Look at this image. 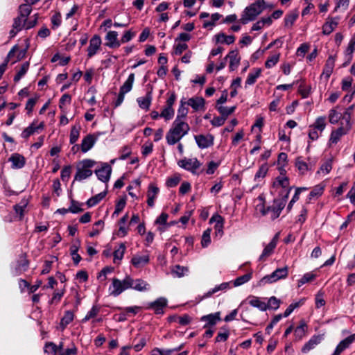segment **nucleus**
Listing matches in <instances>:
<instances>
[{"label":"nucleus","mask_w":355,"mask_h":355,"mask_svg":"<svg viewBox=\"0 0 355 355\" xmlns=\"http://www.w3.org/2000/svg\"><path fill=\"white\" fill-rule=\"evenodd\" d=\"M190 128L187 123L175 120L172 128L166 135L168 145H174L178 142L189 131Z\"/></svg>","instance_id":"1"},{"label":"nucleus","mask_w":355,"mask_h":355,"mask_svg":"<svg viewBox=\"0 0 355 355\" xmlns=\"http://www.w3.org/2000/svg\"><path fill=\"white\" fill-rule=\"evenodd\" d=\"M266 2L265 0H257L255 2L247 6L242 14L240 21L243 24H246L248 21H254L266 9Z\"/></svg>","instance_id":"2"},{"label":"nucleus","mask_w":355,"mask_h":355,"mask_svg":"<svg viewBox=\"0 0 355 355\" xmlns=\"http://www.w3.org/2000/svg\"><path fill=\"white\" fill-rule=\"evenodd\" d=\"M96 164V161L91 159H85L80 162L74 176V181H83L92 175V168Z\"/></svg>","instance_id":"3"},{"label":"nucleus","mask_w":355,"mask_h":355,"mask_svg":"<svg viewBox=\"0 0 355 355\" xmlns=\"http://www.w3.org/2000/svg\"><path fill=\"white\" fill-rule=\"evenodd\" d=\"M288 275V268L285 266L283 268H277L270 275H266L259 282V285H264L267 283H274L279 279H285Z\"/></svg>","instance_id":"4"},{"label":"nucleus","mask_w":355,"mask_h":355,"mask_svg":"<svg viewBox=\"0 0 355 355\" xmlns=\"http://www.w3.org/2000/svg\"><path fill=\"white\" fill-rule=\"evenodd\" d=\"M132 279L130 277L121 281L116 278L112 279V286L110 287L111 295L118 296L125 290L132 287Z\"/></svg>","instance_id":"5"},{"label":"nucleus","mask_w":355,"mask_h":355,"mask_svg":"<svg viewBox=\"0 0 355 355\" xmlns=\"http://www.w3.org/2000/svg\"><path fill=\"white\" fill-rule=\"evenodd\" d=\"M284 207L285 206L282 203H280L277 200L274 199L272 205L266 207L265 205H261L260 212L263 216H266L270 212V218L274 220L280 216V214Z\"/></svg>","instance_id":"6"},{"label":"nucleus","mask_w":355,"mask_h":355,"mask_svg":"<svg viewBox=\"0 0 355 355\" xmlns=\"http://www.w3.org/2000/svg\"><path fill=\"white\" fill-rule=\"evenodd\" d=\"M133 83V73H130L128 76L127 80L124 83V84L121 87L120 92L116 98L115 101H113V104L114 107L119 106L124 99L125 94L130 92L132 89V85Z\"/></svg>","instance_id":"7"},{"label":"nucleus","mask_w":355,"mask_h":355,"mask_svg":"<svg viewBox=\"0 0 355 355\" xmlns=\"http://www.w3.org/2000/svg\"><path fill=\"white\" fill-rule=\"evenodd\" d=\"M29 263L30 261L27 259L26 253H21L19 255L18 259L16 261L15 266L12 270L13 275L18 276L26 272L29 267Z\"/></svg>","instance_id":"8"},{"label":"nucleus","mask_w":355,"mask_h":355,"mask_svg":"<svg viewBox=\"0 0 355 355\" xmlns=\"http://www.w3.org/2000/svg\"><path fill=\"white\" fill-rule=\"evenodd\" d=\"M201 164L197 158L187 159L185 157L178 162V165L180 167L190 171L192 174H196V170L200 168Z\"/></svg>","instance_id":"9"},{"label":"nucleus","mask_w":355,"mask_h":355,"mask_svg":"<svg viewBox=\"0 0 355 355\" xmlns=\"http://www.w3.org/2000/svg\"><path fill=\"white\" fill-rule=\"evenodd\" d=\"M168 301L165 297H160L154 302L148 303L146 309L152 310L157 315L164 314V309L167 306Z\"/></svg>","instance_id":"10"},{"label":"nucleus","mask_w":355,"mask_h":355,"mask_svg":"<svg viewBox=\"0 0 355 355\" xmlns=\"http://www.w3.org/2000/svg\"><path fill=\"white\" fill-rule=\"evenodd\" d=\"M194 139L198 146L201 149L207 148L214 145V136L211 134L195 135Z\"/></svg>","instance_id":"11"},{"label":"nucleus","mask_w":355,"mask_h":355,"mask_svg":"<svg viewBox=\"0 0 355 355\" xmlns=\"http://www.w3.org/2000/svg\"><path fill=\"white\" fill-rule=\"evenodd\" d=\"M200 321L206 322L203 326V329L211 328L218 322L221 321L220 312L217 311L214 313L205 315L200 318Z\"/></svg>","instance_id":"12"},{"label":"nucleus","mask_w":355,"mask_h":355,"mask_svg":"<svg viewBox=\"0 0 355 355\" xmlns=\"http://www.w3.org/2000/svg\"><path fill=\"white\" fill-rule=\"evenodd\" d=\"M101 39L98 35H94L89 40V45L87 48L88 58H92L96 55L101 46Z\"/></svg>","instance_id":"13"},{"label":"nucleus","mask_w":355,"mask_h":355,"mask_svg":"<svg viewBox=\"0 0 355 355\" xmlns=\"http://www.w3.org/2000/svg\"><path fill=\"white\" fill-rule=\"evenodd\" d=\"M98 179L103 182H107L112 173V167L107 163H103L99 169L95 170Z\"/></svg>","instance_id":"14"},{"label":"nucleus","mask_w":355,"mask_h":355,"mask_svg":"<svg viewBox=\"0 0 355 355\" xmlns=\"http://www.w3.org/2000/svg\"><path fill=\"white\" fill-rule=\"evenodd\" d=\"M26 54V49H19L17 45H15L11 50L9 51L6 60L8 62L9 60H12V63H15L21 60H22Z\"/></svg>","instance_id":"15"},{"label":"nucleus","mask_w":355,"mask_h":355,"mask_svg":"<svg viewBox=\"0 0 355 355\" xmlns=\"http://www.w3.org/2000/svg\"><path fill=\"white\" fill-rule=\"evenodd\" d=\"M323 340V335H313L311 338L307 341L304 346L301 349V352L303 354H306L311 349H314L316 345L320 344Z\"/></svg>","instance_id":"16"},{"label":"nucleus","mask_w":355,"mask_h":355,"mask_svg":"<svg viewBox=\"0 0 355 355\" xmlns=\"http://www.w3.org/2000/svg\"><path fill=\"white\" fill-rule=\"evenodd\" d=\"M97 139L98 136L93 134H89L85 136L81 142V151L83 153H87L94 146Z\"/></svg>","instance_id":"17"},{"label":"nucleus","mask_w":355,"mask_h":355,"mask_svg":"<svg viewBox=\"0 0 355 355\" xmlns=\"http://www.w3.org/2000/svg\"><path fill=\"white\" fill-rule=\"evenodd\" d=\"M354 340L355 334L343 339L338 344L332 355H340L345 349L348 348Z\"/></svg>","instance_id":"18"},{"label":"nucleus","mask_w":355,"mask_h":355,"mask_svg":"<svg viewBox=\"0 0 355 355\" xmlns=\"http://www.w3.org/2000/svg\"><path fill=\"white\" fill-rule=\"evenodd\" d=\"M339 19V17H329L322 26V33L326 35L331 34L338 24Z\"/></svg>","instance_id":"19"},{"label":"nucleus","mask_w":355,"mask_h":355,"mask_svg":"<svg viewBox=\"0 0 355 355\" xmlns=\"http://www.w3.org/2000/svg\"><path fill=\"white\" fill-rule=\"evenodd\" d=\"M336 55H329L328 59L326 61V63L324 64V67L323 68L322 73L320 76L322 78V76H324L325 79L327 80L330 76L331 75L333 72V69L335 65V60H336Z\"/></svg>","instance_id":"20"},{"label":"nucleus","mask_w":355,"mask_h":355,"mask_svg":"<svg viewBox=\"0 0 355 355\" xmlns=\"http://www.w3.org/2000/svg\"><path fill=\"white\" fill-rule=\"evenodd\" d=\"M8 161L12 163V168L15 169L23 168L26 164L25 157L19 153L12 154Z\"/></svg>","instance_id":"21"},{"label":"nucleus","mask_w":355,"mask_h":355,"mask_svg":"<svg viewBox=\"0 0 355 355\" xmlns=\"http://www.w3.org/2000/svg\"><path fill=\"white\" fill-rule=\"evenodd\" d=\"M27 202H21L19 205H16L14 206V211L15 215L13 218H10L9 219H6V221L11 222L12 220H21L24 217V210L26 207Z\"/></svg>","instance_id":"22"},{"label":"nucleus","mask_w":355,"mask_h":355,"mask_svg":"<svg viewBox=\"0 0 355 355\" xmlns=\"http://www.w3.org/2000/svg\"><path fill=\"white\" fill-rule=\"evenodd\" d=\"M308 326L304 320H301L297 327L294 328V336L296 341L301 340L305 336Z\"/></svg>","instance_id":"23"},{"label":"nucleus","mask_w":355,"mask_h":355,"mask_svg":"<svg viewBox=\"0 0 355 355\" xmlns=\"http://www.w3.org/2000/svg\"><path fill=\"white\" fill-rule=\"evenodd\" d=\"M44 353L57 354L58 352L64 351V343L60 342L58 345L53 342H47L44 345Z\"/></svg>","instance_id":"24"},{"label":"nucleus","mask_w":355,"mask_h":355,"mask_svg":"<svg viewBox=\"0 0 355 355\" xmlns=\"http://www.w3.org/2000/svg\"><path fill=\"white\" fill-rule=\"evenodd\" d=\"M205 100L202 97H192L187 101V105L191 106L195 111L205 110Z\"/></svg>","instance_id":"25"},{"label":"nucleus","mask_w":355,"mask_h":355,"mask_svg":"<svg viewBox=\"0 0 355 355\" xmlns=\"http://www.w3.org/2000/svg\"><path fill=\"white\" fill-rule=\"evenodd\" d=\"M128 220V214H125L119 221V230L116 233L119 237H124L129 230V227L127 225Z\"/></svg>","instance_id":"26"},{"label":"nucleus","mask_w":355,"mask_h":355,"mask_svg":"<svg viewBox=\"0 0 355 355\" xmlns=\"http://www.w3.org/2000/svg\"><path fill=\"white\" fill-rule=\"evenodd\" d=\"M348 130H347L345 127H339L336 130H333L330 135L329 142L331 144H337L340 139V137L346 135Z\"/></svg>","instance_id":"27"},{"label":"nucleus","mask_w":355,"mask_h":355,"mask_svg":"<svg viewBox=\"0 0 355 355\" xmlns=\"http://www.w3.org/2000/svg\"><path fill=\"white\" fill-rule=\"evenodd\" d=\"M152 101V89L148 91L144 97L138 98L137 101L141 109L148 110Z\"/></svg>","instance_id":"28"},{"label":"nucleus","mask_w":355,"mask_h":355,"mask_svg":"<svg viewBox=\"0 0 355 355\" xmlns=\"http://www.w3.org/2000/svg\"><path fill=\"white\" fill-rule=\"evenodd\" d=\"M74 319V313L71 311H66L63 317L61 318L60 323V329L62 331L65 329L69 324Z\"/></svg>","instance_id":"29"},{"label":"nucleus","mask_w":355,"mask_h":355,"mask_svg":"<svg viewBox=\"0 0 355 355\" xmlns=\"http://www.w3.org/2000/svg\"><path fill=\"white\" fill-rule=\"evenodd\" d=\"M354 105H350L345 110L344 113L341 114L342 119L346 123L345 128L347 130H350L352 128L351 118L354 112Z\"/></svg>","instance_id":"30"},{"label":"nucleus","mask_w":355,"mask_h":355,"mask_svg":"<svg viewBox=\"0 0 355 355\" xmlns=\"http://www.w3.org/2000/svg\"><path fill=\"white\" fill-rule=\"evenodd\" d=\"M216 38V43H220V44H233L235 41V36L234 35H228L227 36L224 33H219L217 35H215Z\"/></svg>","instance_id":"31"},{"label":"nucleus","mask_w":355,"mask_h":355,"mask_svg":"<svg viewBox=\"0 0 355 355\" xmlns=\"http://www.w3.org/2000/svg\"><path fill=\"white\" fill-rule=\"evenodd\" d=\"M117 36L118 34L116 31H109L105 37L106 45L112 48L119 46L120 44L117 40Z\"/></svg>","instance_id":"32"},{"label":"nucleus","mask_w":355,"mask_h":355,"mask_svg":"<svg viewBox=\"0 0 355 355\" xmlns=\"http://www.w3.org/2000/svg\"><path fill=\"white\" fill-rule=\"evenodd\" d=\"M324 190V186L318 184L315 186L311 191L309 193L306 198V204H309L313 198H318L322 195Z\"/></svg>","instance_id":"33"},{"label":"nucleus","mask_w":355,"mask_h":355,"mask_svg":"<svg viewBox=\"0 0 355 355\" xmlns=\"http://www.w3.org/2000/svg\"><path fill=\"white\" fill-rule=\"evenodd\" d=\"M249 304L259 309L261 311H265L268 309L266 304L260 300L259 297L256 296H249Z\"/></svg>","instance_id":"34"},{"label":"nucleus","mask_w":355,"mask_h":355,"mask_svg":"<svg viewBox=\"0 0 355 355\" xmlns=\"http://www.w3.org/2000/svg\"><path fill=\"white\" fill-rule=\"evenodd\" d=\"M253 70L255 71L254 73H249L248 76L247 77V79L245 80V87L248 85H254L257 79L261 76L262 69L261 68H254Z\"/></svg>","instance_id":"35"},{"label":"nucleus","mask_w":355,"mask_h":355,"mask_svg":"<svg viewBox=\"0 0 355 355\" xmlns=\"http://www.w3.org/2000/svg\"><path fill=\"white\" fill-rule=\"evenodd\" d=\"M289 178L287 176H278L276 178L275 181L272 183V187H281L282 189H288V188L291 187L289 186Z\"/></svg>","instance_id":"36"},{"label":"nucleus","mask_w":355,"mask_h":355,"mask_svg":"<svg viewBox=\"0 0 355 355\" xmlns=\"http://www.w3.org/2000/svg\"><path fill=\"white\" fill-rule=\"evenodd\" d=\"M277 245L272 243H269L265 248H263L261 254L260 255L259 260L260 261H264L269 256H270L275 249Z\"/></svg>","instance_id":"37"},{"label":"nucleus","mask_w":355,"mask_h":355,"mask_svg":"<svg viewBox=\"0 0 355 355\" xmlns=\"http://www.w3.org/2000/svg\"><path fill=\"white\" fill-rule=\"evenodd\" d=\"M216 109L226 121L227 117L235 112L236 106L227 107L222 105H216Z\"/></svg>","instance_id":"38"},{"label":"nucleus","mask_w":355,"mask_h":355,"mask_svg":"<svg viewBox=\"0 0 355 355\" xmlns=\"http://www.w3.org/2000/svg\"><path fill=\"white\" fill-rule=\"evenodd\" d=\"M107 191H104L103 192L99 193L97 195H95L94 196L91 197L86 202L87 205L89 207H92L96 205L105 197Z\"/></svg>","instance_id":"39"},{"label":"nucleus","mask_w":355,"mask_h":355,"mask_svg":"<svg viewBox=\"0 0 355 355\" xmlns=\"http://www.w3.org/2000/svg\"><path fill=\"white\" fill-rule=\"evenodd\" d=\"M299 14L297 10H294L286 15L284 17V26L286 27L292 26L298 18Z\"/></svg>","instance_id":"40"},{"label":"nucleus","mask_w":355,"mask_h":355,"mask_svg":"<svg viewBox=\"0 0 355 355\" xmlns=\"http://www.w3.org/2000/svg\"><path fill=\"white\" fill-rule=\"evenodd\" d=\"M252 277V271L248 272L243 275L238 277L234 281V286L235 287L243 285V284L249 282Z\"/></svg>","instance_id":"41"},{"label":"nucleus","mask_w":355,"mask_h":355,"mask_svg":"<svg viewBox=\"0 0 355 355\" xmlns=\"http://www.w3.org/2000/svg\"><path fill=\"white\" fill-rule=\"evenodd\" d=\"M150 288V284L146 282L141 279H135V290L140 292H144L148 291Z\"/></svg>","instance_id":"42"},{"label":"nucleus","mask_w":355,"mask_h":355,"mask_svg":"<svg viewBox=\"0 0 355 355\" xmlns=\"http://www.w3.org/2000/svg\"><path fill=\"white\" fill-rule=\"evenodd\" d=\"M230 287V282H223L218 286H215L213 289L209 291L205 294L203 298L209 297L215 293L219 291L226 290Z\"/></svg>","instance_id":"43"},{"label":"nucleus","mask_w":355,"mask_h":355,"mask_svg":"<svg viewBox=\"0 0 355 355\" xmlns=\"http://www.w3.org/2000/svg\"><path fill=\"white\" fill-rule=\"evenodd\" d=\"M295 165L302 174L311 170V168L309 167V164L302 159V157H297L296 158Z\"/></svg>","instance_id":"44"},{"label":"nucleus","mask_w":355,"mask_h":355,"mask_svg":"<svg viewBox=\"0 0 355 355\" xmlns=\"http://www.w3.org/2000/svg\"><path fill=\"white\" fill-rule=\"evenodd\" d=\"M126 204V196L121 197L118 201L116 202L115 210L112 214V217L117 216L119 213L124 209Z\"/></svg>","instance_id":"45"},{"label":"nucleus","mask_w":355,"mask_h":355,"mask_svg":"<svg viewBox=\"0 0 355 355\" xmlns=\"http://www.w3.org/2000/svg\"><path fill=\"white\" fill-rule=\"evenodd\" d=\"M189 272L188 267L182 266L180 265H175L172 269V274H175L178 277H183L187 272Z\"/></svg>","instance_id":"46"},{"label":"nucleus","mask_w":355,"mask_h":355,"mask_svg":"<svg viewBox=\"0 0 355 355\" xmlns=\"http://www.w3.org/2000/svg\"><path fill=\"white\" fill-rule=\"evenodd\" d=\"M326 117L325 116H319L316 119L315 123L310 125V128H313L314 129L318 130L320 132H322L326 127Z\"/></svg>","instance_id":"47"},{"label":"nucleus","mask_w":355,"mask_h":355,"mask_svg":"<svg viewBox=\"0 0 355 355\" xmlns=\"http://www.w3.org/2000/svg\"><path fill=\"white\" fill-rule=\"evenodd\" d=\"M32 11V7L28 4H21L19 7V16L27 19Z\"/></svg>","instance_id":"48"},{"label":"nucleus","mask_w":355,"mask_h":355,"mask_svg":"<svg viewBox=\"0 0 355 355\" xmlns=\"http://www.w3.org/2000/svg\"><path fill=\"white\" fill-rule=\"evenodd\" d=\"M29 68V62H25L21 66L20 69L17 71V74L14 77V81L18 82L27 72Z\"/></svg>","instance_id":"49"},{"label":"nucleus","mask_w":355,"mask_h":355,"mask_svg":"<svg viewBox=\"0 0 355 355\" xmlns=\"http://www.w3.org/2000/svg\"><path fill=\"white\" fill-rule=\"evenodd\" d=\"M175 110L173 107L165 106L160 113V117L164 118L166 121L171 119L174 116Z\"/></svg>","instance_id":"50"},{"label":"nucleus","mask_w":355,"mask_h":355,"mask_svg":"<svg viewBox=\"0 0 355 355\" xmlns=\"http://www.w3.org/2000/svg\"><path fill=\"white\" fill-rule=\"evenodd\" d=\"M293 187H290L288 189H282L279 193V198H275V200H277L280 203H282L284 206H286V203L288 200V198L289 197L291 191L292 190Z\"/></svg>","instance_id":"51"},{"label":"nucleus","mask_w":355,"mask_h":355,"mask_svg":"<svg viewBox=\"0 0 355 355\" xmlns=\"http://www.w3.org/2000/svg\"><path fill=\"white\" fill-rule=\"evenodd\" d=\"M149 262V255H135V267L144 266Z\"/></svg>","instance_id":"52"},{"label":"nucleus","mask_w":355,"mask_h":355,"mask_svg":"<svg viewBox=\"0 0 355 355\" xmlns=\"http://www.w3.org/2000/svg\"><path fill=\"white\" fill-rule=\"evenodd\" d=\"M316 275L312 272L305 273L301 279L297 281V285L299 287L304 285V284L312 282L315 279Z\"/></svg>","instance_id":"53"},{"label":"nucleus","mask_w":355,"mask_h":355,"mask_svg":"<svg viewBox=\"0 0 355 355\" xmlns=\"http://www.w3.org/2000/svg\"><path fill=\"white\" fill-rule=\"evenodd\" d=\"M279 53L268 57L265 62V67L268 69L272 68L279 62Z\"/></svg>","instance_id":"54"},{"label":"nucleus","mask_w":355,"mask_h":355,"mask_svg":"<svg viewBox=\"0 0 355 355\" xmlns=\"http://www.w3.org/2000/svg\"><path fill=\"white\" fill-rule=\"evenodd\" d=\"M125 250V246L123 243H121L119 248L114 251V262L116 263L117 261H121L123 257Z\"/></svg>","instance_id":"55"},{"label":"nucleus","mask_w":355,"mask_h":355,"mask_svg":"<svg viewBox=\"0 0 355 355\" xmlns=\"http://www.w3.org/2000/svg\"><path fill=\"white\" fill-rule=\"evenodd\" d=\"M26 19L18 16L14 19L12 27L16 28L17 31H21L24 28H26Z\"/></svg>","instance_id":"56"},{"label":"nucleus","mask_w":355,"mask_h":355,"mask_svg":"<svg viewBox=\"0 0 355 355\" xmlns=\"http://www.w3.org/2000/svg\"><path fill=\"white\" fill-rule=\"evenodd\" d=\"M211 230L207 228L203 232L201 240V245L202 248H207L211 243Z\"/></svg>","instance_id":"57"},{"label":"nucleus","mask_w":355,"mask_h":355,"mask_svg":"<svg viewBox=\"0 0 355 355\" xmlns=\"http://www.w3.org/2000/svg\"><path fill=\"white\" fill-rule=\"evenodd\" d=\"M304 304V300H301L299 302L291 304L287 309L285 310L284 313L282 314L284 318H286L289 316L295 309L300 307Z\"/></svg>","instance_id":"58"},{"label":"nucleus","mask_w":355,"mask_h":355,"mask_svg":"<svg viewBox=\"0 0 355 355\" xmlns=\"http://www.w3.org/2000/svg\"><path fill=\"white\" fill-rule=\"evenodd\" d=\"M268 171V166L267 163L263 164L257 171L254 175V181H257L259 178H263Z\"/></svg>","instance_id":"59"},{"label":"nucleus","mask_w":355,"mask_h":355,"mask_svg":"<svg viewBox=\"0 0 355 355\" xmlns=\"http://www.w3.org/2000/svg\"><path fill=\"white\" fill-rule=\"evenodd\" d=\"M37 132V128L34 123H32L28 127L25 128L21 132V137L24 139H28L31 135H33Z\"/></svg>","instance_id":"60"},{"label":"nucleus","mask_w":355,"mask_h":355,"mask_svg":"<svg viewBox=\"0 0 355 355\" xmlns=\"http://www.w3.org/2000/svg\"><path fill=\"white\" fill-rule=\"evenodd\" d=\"M80 136V127L76 128V126H73L71 129L70 132V136H69V142L71 144H75Z\"/></svg>","instance_id":"61"},{"label":"nucleus","mask_w":355,"mask_h":355,"mask_svg":"<svg viewBox=\"0 0 355 355\" xmlns=\"http://www.w3.org/2000/svg\"><path fill=\"white\" fill-rule=\"evenodd\" d=\"M71 166L70 165L64 166L62 168L60 177L63 182H68L69 180L71 173Z\"/></svg>","instance_id":"62"},{"label":"nucleus","mask_w":355,"mask_h":355,"mask_svg":"<svg viewBox=\"0 0 355 355\" xmlns=\"http://www.w3.org/2000/svg\"><path fill=\"white\" fill-rule=\"evenodd\" d=\"M280 303V300L277 299L275 296H272L268 299V304H266V305L268 306V309H272L274 310H277V309H279Z\"/></svg>","instance_id":"63"},{"label":"nucleus","mask_w":355,"mask_h":355,"mask_svg":"<svg viewBox=\"0 0 355 355\" xmlns=\"http://www.w3.org/2000/svg\"><path fill=\"white\" fill-rule=\"evenodd\" d=\"M342 119L341 114L336 112V110L331 109L329 111V120L332 124L337 123Z\"/></svg>","instance_id":"64"}]
</instances>
